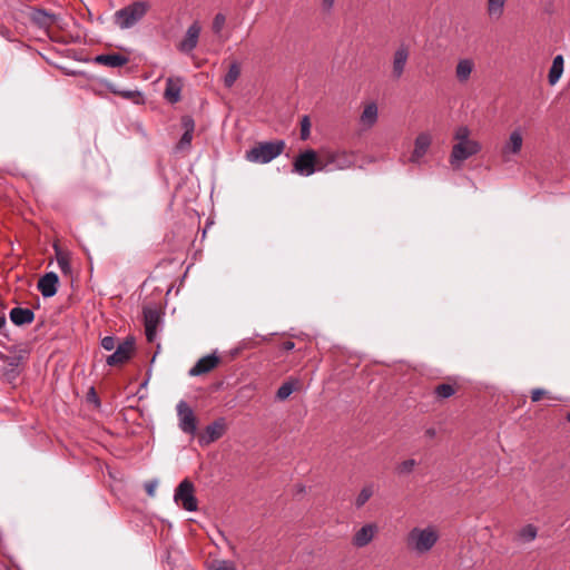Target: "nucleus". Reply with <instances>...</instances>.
I'll return each mask as SVG.
<instances>
[{"mask_svg": "<svg viewBox=\"0 0 570 570\" xmlns=\"http://www.w3.org/2000/svg\"><path fill=\"white\" fill-rule=\"evenodd\" d=\"M439 532L433 525L412 528L405 538L406 548L417 556L430 552L439 541Z\"/></svg>", "mask_w": 570, "mask_h": 570, "instance_id": "1", "label": "nucleus"}, {"mask_svg": "<svg viewBox=\"0 0 570 570\" xmlns=\"http://www.w3.org/2000/svg\"><path fill=\"white\" fill-rule=\"evenodd\" d=\"M318 171L344 170L355 163L354 154L342 149H322L318 151Z\"/></svg>", "mask_w": 570, "mask_h": 570, "instance_id": "2", "label": "nucleus"}, {"mask_svg": "<svg viewBox=\"0 0 570 570\" xmlns=\"http://www.w3.org/2000/svg\"><path fill=\"white\" fill-rule=\"evenodd\" d=\"M284 140L263 141L246 151V159L252 163L267 164L278 157L285 149Z\"/></svg>", "mask_w": 570, "mask_h": 570, "instance_id": "3", "label": "nucleus"}, {"mask_svg": "<svg viewBox=\"0 0 570 570\" xmlns=\"http://www.w3.org/2000/svg\"><path fill=\"white\" fill-rule=\"evenodd\" d=\"M148 4L144 1L134 2L115 13L116 23L121 29L135 26L147 13Z\"/></svg>", "mask_w": 570, "mask_h": 570, "instance_id": "4", "label": "nucleus"}, {"mask_svg": "<svg viewBox=\"0 0 570 570\" xmlns=\"http://www.w3.org/2000/svg\"><path fill=\"white\" fill-rule=\"evenodd\" d=\"M318 153L313 149L302 151L293 161V171L301 176H311L318 171Z\"/></svg>", "mask_w": 570, "mask_h": 570, "instance_id": "5", "label": "nucleus"}, {"mask_svg": "<svg viewBox=\"0 0 570 570\" xmlns=\"http://www.w3.org/2000/svg\"><path fill=\"white\" fill-rule=\"evenodd\" d=\"M174 500L186 511L197 510V499L195 497V487L188 479L183 480L175 490Z\"/></svg>", "mask_w": 570, "mask_h": 570, "instance_id": "6", "label": "nucleus"}, {"mask_svg": "<svg viewBox=\"0 0 570 570\" xmlns=\"http://www.w3.org/2000/svg\"><path fill=\"white\" fill-rule=\"evenodd\" d=\"M480 150H481V145L478 141L456 142L452 147V151L450 155V163L455 168H459L464 160L476 155Z\"/></svg>", "mask_w": 570, "mask_h": 570, "instance_id": "7", "label": "nucleus"}, {"mask_svg": "<svg viewBox=\"0 0 570 570\" xmlns=\"http://www.w3.org/2000/svg\"><path fill=\"white\" fill-rule=\"evenodd\" d=\"M178 426L189 435H195L197 431V419L191 407L185 401H179L177 406Z\"/></svg>", "mask_w": 570, "mask_h": 570, "instance_id": "8", "label": "nucleus"}, {"mask_svg": "<svg viewBox=\"0 0 570 570\" xmlns=\"http://www.w3.org/2000/svg\"><path fill=\"white\" fill-rule=\"evenodd\" d=\"M135 350L134 337H127L124 342L117 345L116 351L106 360L110 366L121 365L130 360Z\"/></svg>", "mask_w": 570, "mask_h": 570, "instance_id": "9", "label": "nucleus"}, {"mask_svg": "<svg viewBox=\"0 0 570 570\" xmlns=\"http://www.w3.org/2000/svg\"><path fill=\"white\" fill-rule=\"evenodd\" d=\"M226 432V421L224 417L215 420L206 426L205 431L198 436L200 446H207L220 439Z\"/></svg>", "mask_w": 570, "mask_h": 570, "instance_id": "10", "label": "nucleus"}, {"mask_svg": "<svg viewBox=\"0 0 570 570\" xmlns=\"http://www.w3.org/2000/svg\"><path fill=\"white\" fill-rule=\"evenodd\" d=\"M523 145V136L519 128L510 132L509 138L501 148V157L504 161H510L511 156L519 155Z\"/></svg>", "mask_w": 570, "mask_h": 570, "instance_id": "11", "label": "nucleus"}, {"mask_svg": "<svg viewBox=\"0 0 570 570\" xmlns=\"http://www.w3.org/2000/svg\"><path fill=\"white\" fill-rule=\"evenodd\" d=\"M161 322L160 312L157 308L145 307L144 308V325L146 338L149 343H153L157 336V328Z\"/></svg>", "mask_w": 570, "mask_h": 570, "instance_id": "12", "label": "nucleus"}, {"mask_svg": "<svg viewBox=\"0 0 570 570\" xmlns=\"http://www.w3.org/2000/svg\"><path fill=\"white\" fill-rule=\"evenodd\" d=\"M377 532L376 523H366L355 531L352 537V544L358 549L364 548L373 541Z\"/></svg>", "mask_w": 570, "mask_h": 570, "instance_id": "13", "label": "nucleus"}, {"mask_svg": "<svg viewBox=\"0 0 570 570\" xmlns=\"http://www.w3.org/2000/svg\"><path fill=\"white\" fill-rule=\"evenodd\" d=\"M410 57V50L405 45H401L393 53L392 60V76L394 79H400L405 70Z\"/></svg>", "mask_w": 570, "mask_h": 570, "instance_id": "14", "label": "nucleus"}, {"mask_svg": "<svg viewBox=\"0 0 570 570\" xmlns=\"http://www.w3.org/2000/svg\"><path fill=\"white\" fill-rule=\"evenodd\" d=\"M199 35H200V26L198 24V22L191 23L188 27L184 39L179 42L178 50L184 53L191 52L198 43Z\"/></svg>", "mask_w": 570, "mask_h": 570, "instance_id": "15", "label": "nucleus"}, {"mask_svg": "<svg viewBox=\"0 0 570 570\" xmlns=\"http://www.w3.org/2000/svg\"><path fill=\"white\" fill-rule=\"evenodd\" d=\"M432 142V137L429 132H421L414 141V149L410 157L411 163L419 164L423 156L429 150Z\"/></svg>", "mask_w": 570, "mask_h": 570, "instance_id": "16", "label": "nucleus"}, {"mask_svg": "<svg viewBox=\"0 0 570 570\" xmlns=\"http://www.w3.org/2000/svg\"><path fill=\"white\" fill-rule=\"evenodd\" d=\"M219 363V357L215 354L206 355L199 358L196 364L189 370L190 376H199L214 370Z\"/></svg>", "mask_w": 570, "mask_h": 570, "instance_id": "17", "label": "nucleus"}, {"mask_svg": "<svg viewBox=\"0 0 570 570\" xmlns=\"http://www.w3.org/2000/svg\"><path fill=\"white\" fill-rule=\"evenodd\" d=\"M58 283L57 274L49 272L39 278L37 287L43 297H51L57 293Z\"/></svg>", "mask_w": 570, "mask_h": 570, "instance_id": "18", "label": "nucleus"}, {"mask_svg": "<svg viewBox=\"0 0 570 570\" xmlns=\"http://www.w3.org/2000/svg\"><path fill=\"white\" fill-rule=\"evenodd\" d=\"M379 108L375 102H368L364 106V109L360 116V125L363 130L371 129L377 121Z\"/></svg>", "mask_w": 570, "mask_h": 570, "instance_id": "19", "label": "nucleus"}, {"mask_svg": "<svg viewBox=\"0 0 570 570\" xmlns=\"http://www.w3.org/2000/svg\"><path fill=\"white\" fill-rule=\"evenodd\" d=\"M94 61L107 67L118 68L126 65L129 61V58L127 56L114 52L107 55H98L95 57Z\"/></svg>", "mask_w": 570, "mask_h": 570, "instance_id": "20", "label": "nucleus"}, {"mask_svg": "<svg viewBox=\"0 0 570 570\" xmlns=\"http://www.w3.org/2000/svg\"><path fill=\"white\" fill-rule=\"evenodd\" d=\"M474 61L470 58L460 59L455 67V77L460 83H465L474 70Z\"/></svg>", "mask_w": 570, "mask_h": 570, "instance_id": "21", "label": "nucleus"}, {"mask_svg": "<svg viewBox=\"0 0 570 570\" xmlns=\"http://www.w3.org/2000/svg\"><path fill=\"white\" fill-rule=\"evenodd\" d=\"M35 318V313L30 308L13 307L10 311V320L14 325L21 326L30 324Z\"/></svg>", "mask_w": 570, "mask_h": 570, "instance_id": "22", "label": "nucleus"}, {"mask_svg": "<svg viewBox=\"0 0 570 570\" xmlns=\"http://www.w3.org/2000/svg\"><path fill=\"white\" fill-rule=\"evenodd\" d=\"M508 0H487V16L491 21H498L503 17Z\"/></svg>", "mask_w": 570, "mask_h": 570, "instance_id": "23", "label": "nucleus"}, {"mask_svg": "<svg viewBox=\"0 0 570 570\" xmlns=\"http://www.w3.org/2000/svg\"><path fill=\"white\" fill-rule=\"evenodd\" d=\"M538 537V528L534 524H527L522 527L515 534L518 543H530Z\"/></svg>", "mask_w": 570, "mask_h": 570, "instance_id": "24", "label": "nucleus"}, {"mask_svg": "<svg viewBox=\"0 0 570 570\" xmlns=\"http://www.w3.org/2000/svg\"><path fill=\"white\" fill-rule=\"evenodd\" d=\"M563 63H564V60L561 55H558L553 58L552 66L549 70V75H548V81L550 85H552V86L556 85L559 81V79L561 78L562 72H563Z\"/></svg>", "mask_w": 570, "mask_h": 570, "instance_id": "25", "label": "nucleus"}, {"mask_svg": "<svg viewBox=\"0 0 570 570\" xmlns=\"http://www.w3.org/2000/svg\"><path fill=\"white\" fill-rule=\"evenodd\" d=\"M180 86L175 82L173 79H167L166 88H165V98L171 102H178L180 100Z\"/></svg>", "mask_w": 570, "mask_h": 570, "instance_id": "26", "label": "nucleus"}, {"mask_svg": "<svg viewBox=\"0 0 570 570\" xmlns=\"http://www.w3.org/2000/svg\"><path fill=\"white\" fill-rule=\"evenodd\" d=\"M458 391L456 384L442 383L434 387V395L438 399H449L453 396Z\"/></svg>", "mask_w": 570, "mask_h": 570, "instance_id": "27", "label": "nucleus"}, {"mask_svg": "<svg viewBox=\"0 0 570 570\" xmlns=\"http://www.w3.org/2000/svg\"><path fill=\"white\" fill-rule=\"evenodd\" d=\"M373 493H374V484L373 483L364 485L355 499V507L357 509L362 508L371 499Z\"/></svg>", "mask_w": 570, "mask_h": 570, "instance_id": "28", "label": "nucleus"}, {"mask_svg": "<svg viewBox=\"0 0 570 570\" xmlns=\"http://www.w3.org/2000/svg\"><path fill=\"white\" fill-rule=\"evenodd\" d=\"M239 75H240V67H239V65L236 61H234L229 66V69H228L227 73L224 77V85L227 88L233 87L235 81L238 79Z\"/></svg>", "mask_w": 570, "mask_h": 570, "instance_id": "29", "label": "nucleus"}, {"mask_svg": "<svg viewBox=\"0 0 570 570\" xmlns=\"http://www.w3.org/2000/svg\"><path fill=\"white\" fill-rule=\"evenodd\" d=\"M297 381H286L284 382L276 392V397L279 401H284L291 396V394L296 390Z\"/></svg>", "mask_w": 570, "mask_h": 570, "instance_id": "30", "label": "nucleus"}, {"mask_svg": "<svg viewBox=\"0 0 570 570\" xmlns=\"http://www.w3.org/2000/svg\"><path fill=\"white\" fill-rule=\"evenodd\" d=\"M85 401L88 406H90L95 410L100 407V400L98 397V394H97L94 385L88 386V390H87V393L85 396Z\"/></svg>", "mask_w": 570, "mask_h": 570, "instance_id": "31", "label": "nucleus"}, {"mask_svg": "<svg viewBox=\"0 0 570 570\" xmlns=\"http://www.w3.org/2000/svg\"><path fill=\"white\" fill-rule=\"evenodd\" d=\"M208 570H236V567L229 560H214L208 566Z\"/></svg>", "mask_w": 570, "mask_h": 570, "instance_id": "32", "label": "nucleus"}, {"mask_svg": "<svg viewBox=\"0 0 570 570\" xmlns=\"http://www.w3.org/2000/svg\"><path fill=\"white\" fill-rule=\"evenodd\" d=\"M56 253H57V262H58L59 267L61 268V271L65 274H68L71 271L68 255L59 252L57 247H56Z\"/></svg>", "mask_w": 570, "mask_h": 570, "instance_id": "33", "label": "nucleus"}, {"mask_svg": "<svg viewBox=\"0 0 570 570\" xmlns=\"http://www.w3.org/2000/svg\"><path fill=\"white\" fill-rule=\"evenodd\" d=\"M311 135V120L308 116H303L301 119V139L306 140Z\"/></svg>", "mask_w": 570, "mask_h": 570, "instance_id": "34", "label": "nucleus"}, {"mask_svg": "<svg viewBox=\"0 0 570 570\" xmlns=\"http://www.w3.org/2000/svg\"><path fill=\"white\" fill-rule=\"evenodd\" d=\"M470 137V129L466 126H461L455 130L454 138L458 140V142H471L472 140L469 139Z\"/></svg>", "mask_w": 570, "mask_h": 570, "instance_id": "35", "label": "nucleus"}, {"mask_svg": "<svg viewBox=\"0 0 570 570\" xmlns=\"http://www.w3.org/2000/svg\"><path fill=\"white\" fill-rule=\"evenodd\" d=\"M415 465H416L415 460H413V459L405 460L399 464L397 472L401 474L411 473L413 471V469L415 468Z\"/></svg>", "mask_w": 570, "mask_h": 570, "instance_id": "36", "label": "nucleus"}, {"mask_svg": "<svg viewBox=\"0 0 570 570\" xmlns=\"http://www.w3.org/2000/svg\"><path fill=\"white\" fill-rule=\"evenodd\" d=\"M114 94L121 96L125 99L134 100L135 102L139 101L140 92L134 90H112Z\"/></svg>", "mask_w": 570, "mask_h": 570, "instance_id": "37", "label": "nucleus"}, {"mask_svg": "<svg viewBox=\"0 0 570 570\" xmlns=\"http://www.w3.org/2000/svg\"><path fill=\"white\" fill-rule=\"evenodd\" d=\"M225 16L222 13H217L213 21V30L216 33H219L225 24Z\"/></svg>", "mask_w": 570, "mask_h": 570, "instance_id": "38", "label": "nucleus"}, {"mask_svg": "<svg viewBox=\"0 0 570 570\" xmlns=\"http://www.w3.org/2000/svg\"><path fill=\"white\" fill-rule=\"evenodd\" d=\"M193 139V134L184 132L179 142L177 144V149H185L190 146Z\"/></svg>", "mask_w": 570, "mask_h": 570, "instance_id": "39", "label": "nucleus"}, {"mask_svg": "<svg viewBox=\"0 0 570 570\" xmlns=\"http://www.w3.org/2000/svg\"><path fill=\"white\" fill-rule=\"evenodd\" d=\"M52 66L60 69L65 75H71V69L68 65V62L58 61L55 59L49 60Z\"/></svg>", "mask_w": 570, "mask_h": 570, "instance_id": "40", "label": "nucleus"}, {"mask_svg": "<svg viewBox=\"0 0 570 570\" xmlns=\"http://www.w3.org/2000/svg\"><path fill=\"white\" fill-rule=\"evenodd\" d=\"M544 395H549V391L540 387L533 389L531 391V401L539 402Z\"/></svg>", "mask_w": 570, "mask_h": 570, "instance_id": "41", "label": "nucleus"}, {"mask_svg": "<svg viewBox=\"0 0 570 570\" xmlns=\"http://www.w3.org/2000/svg\"><path fill=\"white\" fill-rule=\"evenodd\" d=\"M101 346L106 351H111L116 347V338L114 336H105L101 340Z\"/></svg>", "mask_w": 570, "mask_h": 570, "instance_id": "42", "label": "nucleus"}, {"mask_svg": "<svg viewBox=\"0 0 570 570\" xmlns=\"http://www.w3.org/2000/svg\"><path fill=\"white\" fill-rule=\"evenodd\" d=\"M183 126L185 128V132H194L195 122L194 119L189 116H186L183 118Z\"/></svg>", "mask_w": 570, "mask_h": 570, "instance_id": "43", "label": "nucleus"}, {"mask_svg": "<svg viewBox=\"0 0 570 570\" xmlns=\"http://www.w3.org/2000/svg\"><path fill=\"white\" fill-rule=\"evenodd\" d=\"M157 488L156 481H149L145 484V490L149 497H154Z\"/></svg>", "mask_w": 570, "mask_h": 570, "instance_id": "44", "label": "nucleus"}, {"mask_svg": "<svg viewBox=\"0 0 570 570\" xmlns=\"http://www.w3.org/2000/svg\"><path fill=\"white\" fill-rule=\"evenodd\" d=\"M335 0H322V7L325 11H330L334 6Z\"/></svg>", "mask_w": 570, "mask_h": 570, "instance_id": "45", "label": "nucleus"}, {"mask_svg": "<svg viewBox=\"0 0 570 570\" xmlns=\"http://www.w3.org/2000/svg\"><path fill=\"white\" fill-rule=\"evenodd\" d=\"M295 347V343L292 342V341H285L283 344H282V348L284 351H292L293 348Z\"/></svg>", "mask_w": 570, "mask_h": 570, "instance_id": "46", "label": "nucleus"}, {"mask_svg": "<svg viewBox=\"0 0 570 570\" xmlns=\"http://www.w3.org/2000/svg\"><path fill=\"white\" fill-rule=\"evenodd\" d=\"M425 436L429 439H434L436 435V430L434 428H428L424 432Z\"/></svg>", "mask_w": 570, "mask_h": 570, "instance_id": "47", "label": "nucleus"}, {"mask_svg": "<svg viewBox=\"0 0 570 570\" xmlns=\"http://www.w3.org/2000/svg\"><path fill=\"white\" fill-rule=\"evenodd\" d=\"M544 396L552 401H561L562 400L560 396L552 395L550 392H549V395H544Z\"/></svg>", "mask_w": 570, "mask_h": 570, "instance_id": "48", "label": "nucleus"}, {"mask_svg": "<svg viewBox=\"0 0 570 570\" xmlns=\"http://www.w3.org/2000/svg\"><path fill=\"white\" fill-rule=\"evenodd\" d=\"M6 325V317L3 315H0V331L2 330V327H4Z\"/></svg>", "mask_w": 570, "mask_h": 570, "instance_id": "49", "label": "nucleus"}, {"mask_svg": "<svg viewBox=\"0 0 570 570\" xmlns=\"http://www.w3.org/2000/svg\"><path fill=\"white\" fill-rule=\"evenodd\" d=\"M567 420L570 422V412L567 414Z\"/></svg>", "mask_w": 570, "mask_h": 570, "instance_id": "50", "label": "nucleus"}]
</instances>
